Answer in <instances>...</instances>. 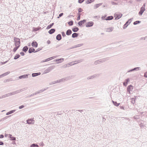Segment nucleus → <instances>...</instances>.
I'll list each match as a JSON object with an SVG mask.
<instances>
[{"mask_svg":"<svg viewBox=\"0 0 147 147\" xmlns=\"http://www.w3.org/2000/svg\"><path fill=\"white\" fill-rule=\"evenodd\" d=\"M70 79L69 76H67L57 80V82L60 83L67 81Z\"/></svg>","mask_w":147,"mask_h":147,"instance_id":"1","label":"nucleus"},{"mask_svg":"<svg viewBox=\"0 0 147 147\" xmlns=\"http://www.w3.org/2000/svg\"><path fill=\"white\" fill-rule=\"evenodd\" d=\"M54 67L55 66H53L49 67L44 71L43 74H45L49 72L52 70L54 69Z\"/></svg>","mask_w":147,"mask_h":147,"instance_id":"2","label":"nucleus"},{"mask_svg":"<svg viewBox=\"0 0 147 147\" xmlns=\"http://www.w3.org/2000/svg\"><path fill=\"white\" fill-rule=\"evenodd\" d=\"M14 41L15 42V46H18L20 45V40L19 38L15 37L14 38Z\"/></svg>","mask_w":147,"mask_h":147,"instance_id":"3","label":"nucleus"},{"mask_svg":"<svg viewBox=\"0 0 147 147\" xmlns=\"http://www.w3.org/2000/svg\"><path fill=\"white\" fill-rule=\"evenodd\" d=\"M82 59L78 60L75 61L74 62H71L69 63H68L69 65H72L76 64L78 63H79L80 62H82Z\"/></svg>","mask_w":147,"mask_h":147,"instance_id":"4","label":"nucleus"},{"mask_svg":"<svg viewBox=\"0 0 147 147\" xmlns=\"http://www.w3.org/2000/svg\"><path fill=\"white\" fill-rule=\"evenodd\" d=\"M140 67H136V68H134L133 69H132L130 70H129V71H128L127 73H128V72H132V71H138L139 70H140Z\"/></svg>","mask_w":147,"mask_h":147,"instance_id":"5","label":"nucleus"},{"mask_svg":"<svg viewBox=\"0 0 147 147\" xmlns=\"http://www.w3.org/2000/svg\"><path fill=\"white\" fill-rule=\"evenodd\" d=\"M94 24V23L92 22H89L87 23L86 25V27H90L92 26Z\"/></svg>","mask_w":147,"mask_h":147,"instance_id":"6","label":"nucleus"},{"mask_svg":"<svg viewBox=\"0 0 147 147\" xmlns=\"http://www.w3.org/2000/svg\"><path fill=\"white\" fill-rule=\"evenodd\" d=\"M145 8L143 7H141L140 9V11L139 13V14L140 16H141L143 13L145 11Z\"/></svg>","mask_w":147,"mask_h":147,"instance_id":"7","label":"nucleus"},{"mask_svg":"<svg viewBox=\"0 0 147 147\" xmlns=\"http://www.w3.org/2000/svg\"><path fill=\"white\" fill-rule=\"evenodd\" d=\"M132 89H133V86L131 85H130L128 86L127 88V92H129V94L130 93V91H132Z\"/></svg>","mask_w":147,"mask_h":147,"instance_id":"8","label":"nucleus"},{"mask_svg":"<svg viewBox=\"0 0 147 147\" xmlns=\"http://www.w3.org/2000/svg\"><path fill=\"white\" fill-rule=\"evenodd\" d=\"M44 90H41L38 91L36 92H35V93H33V94H31L30 95V96H34V95H36L37 94H39L40 93H41V92H42Z\"/></svg>","mask_w":147,"mask_h":147,"instance_id":"9","label":"nucleus"},{"mask_svg":"<svg viewBox=\"0 0 147 147\" xmlns=\"http://www.w3.org/2000/svg\"><path fill=\"white\" fill-rule=\"evenodd\" d=\"M114 29L113 27H110L106 29V31L108 32H112Z\"/></svg>","mask_w":147,"mask_h":147,"instance_id":"10","label":"nucleus"},{"mask_svg":"<svg viewBox=\"0 0 147 147\" xmlns=\"http://www.w3.org/2000/svg\"><path fill=\"white\" fill-rule=\"evenodd\" d=\"M28 74H26V75L21 76L19 77V78L20 79L26 78H28Z\"/></svg>","mask_w":147,"mask_h":147,"instance_id":"11","label":"nucleus"},{"mask_svg":"<svg viewBox=\"0 0 147 147\" xmlns=\"http://www.w3.org/2000/svg\"><path fill=\"white\" fill-rule=\"evenodd\" d=\"M86 22V20H82L78 22V24L80 26H81L85 22Z\"/></svg>","mask_w":147,"mask_h":147,"instance_id":"12","label":"nucleus"},{"mask_svg":"<svg viewBox=\"0 0 147 147\" xmlns=\"http://www.w3.org/2000/svg\"><path fill=\"white\" fill-rule=\"evenodd\" d=\"M129 81L130 80L129 78L126 79L125 80V82L123 83V85L126 86L127 85L128 82H129Z\"/></svg>","mask_w":147,"mask_h":147,"instance_id":"13","label":"nucleus"},{"mask_svg":"<svg viewBox=\"0 0 147 147\" xmlns=\"http://www.w3.org/2000/svg\"><path fill=\"white\" fill-rule=\"evenodd\" d=\"M27 89V87H25L22 89L18 90V93H20L22 91L26 90Z\"/></svg>","mask_w":147,"mask_h":147,"instance_id":"14","label":"nucleus"},{"mask_svg":"<svg viewBox=\"0 0 147 147\" xmlns=\"http://www.w3.org/2000/svg\"><path fill=\"white\" fill-rule=\"evenodd\" d=\"M37 43L36 41H34L32 43V47H37Z\"/></svg>","mask_w":147,"mask_h":147,"instance_id":"15","label":"nucleus"},{"mask_svg":"<svg viewBox=\"0 0 147 147\" xmlns=\"http://www.w3.org/2000/svg\"><path fill=\"white\" fill-rule=\"evenodd\" d=\"M10 73V72L9 71H7V72L5 73H4L3 74L1 75H0V78H1L3 76H6L8 74H9Z\"/></svg>","mask_w":147,"mask_h":147,"instance_id":"16","label":"nucleus"},{"mask_svg":"<svg viewBox=\"0 0 147 147\" xmlns=\"http://www.w3.org/2000/svg\"><path fill=\"white\" fill-rule=\"evenodd\" d=\"M97 75L96 74H95L94 75H93L92 76L88 77L87 79L88 80H89V79H92L94 78H95L96 77Z\"/></svg>","mask_w":147,"mask_h":147,"instance_id":"17","label":"nucleus"},{"mask_svg":"<svg viewBox=\"0 0 147 147\" xmlns=\"http://www.w3.org/2000/svg\"><path fill=\"white\" fill-rule=\"evenodd\" d=\"M102 4V3H100L95 5L94 6V9H96L98 7L100 6Z\"/></svg>","mask_w":147,"mask_h":147,"instance_id":"18","label":"nucleus"},{"mask_svg":"<svg viewBox=\"0 0 147 147\" xmlns=\"http://www.w3.org/2000/svg\"><path fill=\"white\" fill-rule=\"evenodd\" d=\"M35 50L33 48H30L28 50V52L29 53H31L32 52L34 53L36 52V51H35Z\"/></svg>","mask_w":147,"mask_h":147,"instance_id":"19","label":"nucleus"},{"mask_svg":"<svg viewBox=\"0 0 147 147\" xmlns=\"http://www.w3.org/2000/svg\"><path fill=\"white\" fill-rule=\"evenodd\" d=\"M104 61L102 59H100L97 60L94 63L95 64H97L98 63H100L103 62Z\"/></svg>","mask_w":147,"mask_h":147,"instance_id":"20","label":"nucleus"},{"mask_svg":"<svg viewBox=\"0 0 147 147\" xmlns=\"http://www.w3.org/2000/svg\"><path fill=\"white\" fill-rule=\"evenodd\" d=\"M122 14L121 13L120 14H116V19L117 20L119 19L122 16Z\"/></svg>","mask_w":147,"mask_h":147,"instance_id":"21","label":"nucleus"},{"mask_svg":"<svg viewBox=\"0 0 147 147\" xmlns=\"http://www.w3.org/2000/svg\"><path fill=\"white\" fill-rule=\"evenodd\" d=\"M33 121L34 120L32 119H28L27 120V123L29 124H33L34 123H32Z\"/></svg>","mask_w":147,"mask_h":147,"instance_id":"22","label":"nucleus"},{"mask_svg":"<svg viewBox=\"0 0 147 147\" xmlns=\"http://www.w3.org/2000/svg\"><path fill=\"white\" fill-rule=\"evenodd\" d=\"M9 138H10V140H16V138L12 137V135H11L10 134H9Z\"/></svg>","mask_w":147,"mask_h":147,"instance_id":"23","label":"nucleus"},{"mask_svg":"<svg viewBox=\"0 0 147 147\" xmlns=\"http://www.w3.org/2000/svg\"><path fill=\"white\" fill-rule=\"evenodd\" d=\"M56 38L57 40H60L61 38V35L60 34H58L56 36Z\"/></svg>","mask_w":147,"mask_h":147,"instance_id":"24","label":"nucleus"},{"mask_svg":"<svg viewBox=\"0 0 147 147\" xmlns=\"http://www.w3.org/2000/svg\"><path fill=\"white\" fill-rule=\"evenodd\" d=\"M72 33V31L71 30L69 29L67 30L66 32V34L67 35H69Z\"/></svg>","mask_w":147,"mask_h":147,"instance_id":"25","label":"nucleus"},{"mask_svg":"<svg viewBox=\"0 0 147 147\" xmlns=\"http://www.w3.org/2000/svg\"><path fill=\"white\" fill-rule=\"evenodd\" d=\"M113 16H109L107 17L105 19V20H111L113 19Z\"/></svg>","mask_w":147,"mask_h":147,"instance_id":"26","label":"nucleus"},{"mask_svg":"<svg viewBox=\"0 0 147 147\" xmlns=\"http://www.w3.org/2000/svg\"><path fill=\"white\" fill-rule=\"evenodd\" d=\"M55 31V30L54 29H51L49 31V33L50 34H52Z\"/></svg>","mask_w":147,"mask_h":147,"instance_id":"27","label":"nucleus"},{"mask_svg":"<svg viewBox=\"0 0 147 147\" xmlns=\"http://www.w3.org/2000/svg\"><path fill=\"white\" fill-rule=\"evenodd\" d=\"M40 74V73H34L32 74V76L33 77L39 75Z\"/></svg>","mask_w":147,"mask_h":147,"instance_id":"28","label":"nucleus"},{"mask_svg":"<svg viewBox=\"0 0 147 147\" xmlns=\"http://www.w3.org/2000/svg\"><path fill=\"white\" fill-rule=\"evenodd\" d=\"M15 110L11 111H9V112H8L6 114V115H8L10 114H12V113H13L14 112H15Z\"/></svg>","mask_w":147,"mask_h":147,"instance_id":"29","label":"nucleus"},{"mask_svg":"<svg viewBox=\"0 0 147 147\" xmlns=\"http://www.w3.org/2000/svg\"><path fill=\"white\" fill-rule=\"evenodd\" d=\"M28 48L27 46H25L23 49V51L25 52H26L28 50Z\"/></svg>","mask_w":147,"mask_h":147,"instance_id":"30","label":"nucleus"},{"mask_svg":"<svg viewBox=\"0 0 147 147\" xmlns=\"http://www.w3.org/2000/svg\"><path fill=\"white\" fill-rule=\"evenodd\" d=\"M11 96L18 93V90L9 93Z\"/></svg>","mask_w":147,"mask_h":147,"instance_id":"31","label":"nucleus"},{"mask_svg":"<svg viewBox=\"0 0 147 147\" xmlns=\"http://www.w3.org/2000/svg\"><path fill=\"white\" fill-rule=\"evenodd\" d=\"M83 45V44H79L76 45H75L74 46V47H72V48H76L77 47H80L81 46H82Z\"/></svg>","mask_w":147,"mask_h":147,"instance_id":"32","label":"nucleus"},{"mask_svg":"<svg viewBox=\"0 0 147 147\" xmlns=\"http://www.w3.org/2000/svg\"><path fill=\"white\" fill-rule=\"evenodd\" d=\"M79 30V29L78 27H75L74 28H73L72 30V31L74 32H77Z\"/></svg>","mask_w":147,"mask_h":147,"instance_id":"33","label":"nucleus"},{"mask_svg":"<svg viewBox=\"0 0 147 147\" xmlns=\"http://www.w3.org/2000/svg\"><path fill=\"white\" fill-rule=\"evenodd\" d=\"M112 102H113V103L114 105H115L116 106H118L119 105H120L119 103H117L116 102L114 101L113 100H112Z\"/></svg>","mask_w":147,"mask_h":147,"instance_id":"34","label":"nucleus"},{"mask_svg":"<svg viewBox=\"0 0 147 147\" xmlns=\"http://www.w3.org/2000/svg\"><path fill=\"white\" fill-rule=\"evenodd\" d=\"M78 36V34L76 33H74L72 34V37L74 38L77 37Z\"/></svg>","mask_w":147,"mask_h":147,"instance_id":"35","label":"nucleus"},{"mask_svg":"<svg viewBox=\"0 0 147 147\" xmlns=\"http://www.w3.org/2000/svg\"><path fill=\"white\" fill-rule=\"evenodd\" d=\"M10 93H8L7 94H4L2 96V98H5V97H8L9 96H10Z\"/></svg>","mask_w":147,"mask_h":147,"instance_id":"36","label":"nucleus"},{"mask_svg":"<svg viewBox=\"0 0 147 147\" xmlns=\"http://www.w3.org/2000/svg\"><path fill=\"white\" fill-rule=\"evenodd\" d=\"M94 0H87L86 1V3L87 4L90 3L94 1Z\"/></svg>","mask_w":147,"mask_h":147,"instance_id":"37","label":"nucleus"},{"mask_svg":"<svg viewBox=\"0 0 147 147\" xmlns=\"http://www.w3.org/2000/svg\"><path fill=\"white\" fill-rule=\"evenodd\" d=\"M20 46V45H19L18 46H16V47H15L13 49V51L14 52H16V51L19 48Z\"/></svg>","mask_w":147,"mask_h":147,"instance_id":"38","label":"nucleus"},{"mask_svg":"<svg viewBox=\"0 0 147 147\" xmlns=\"http://www.w3.org/2000/svg\"><path fill=\"white\" fill-rule=\"evenodd\" d=\"M20 57V55L18 54H17L15 56L14 59H16L18 58H19Z\"/></svg>","mask_w":147,"mask_h":147,"instance_id":"39","label":"nucleus"},{"mask_svg":"<svg viewBox=\"0 0 147 147\" xmlns=\"http://www.w3.org/2000/svg\"><path fill=\"white\" fill-rule=\"evenodd\" d=\"M53 24L54 23H52L50 25H48L47 27V29H49L51 28L52 27V26L53 25Z\"/></svg>","mask_w":147,"mask_h":147,"instance_id":"40","label":"nucleus"},{"mask_svg":"<svg viewBox=\"0 0 147 147\" xmlns=\"http://www.w3.org/2000/svg\"><path fill=\"white\" fill-rule=\"evenodd\" d=\"M30 147H38V146L37 144H32L30 146Z\"/></svg>","mask_w":147,"mask_h":147,"instance_id":"41","label":"nucleus"},{"mask_svg":"<svg viewBox=\"0 0 147 147\" xmlns=\"http://www.w3.org/2000/svg\"><path fill=\"white\" fill-rule=\"evenodd\" d=\"M56 57H57V56H53V57H50L49 58V61H50L53 59H54L56 58Z\"/></svg>","mask_w":147,"mask_h":147,"instance_id":"42","label":"nucleus"},{"mask_svg":"<svg viewBox=\"0 0 147 147\" xmlns=\"http://www.w3.org/2000/svg\"><path fill=\"white\" fill-rule=\"evenodd\" d=\"M141 22L139 21H137L134 22V25H136L138 23H140Z\"/></svg>","mask_w":147,"mask_h":147,"instance_id":"43","label":"nucleus"},{"mask_svg":"<svg viewBox=\"0 0 147 147\" xmlns=\"http://www.w3.org/2000/svg\"><path fill=\"white\" fill-rule=\"evenodd\" d=\"M58 83V82H57V80L56 81H53V82H51L50 84V85H52V84H56V83Z\"/></svg>","mask_w":147,"mask_h":147,"instance_id":"44","label":"nucleus"},{"mask_svg":"<svg viewBox=\"0 0 147 147\" xmlns=\"http://www.w3.org/2000/svg\"><path fill=\"white\" fill-rule=\"evenodd\" d=\"M73 21H71L68 22V24L70 26H71L73 24Z\"/></svg>","mask_w":147,"mask_h":147,"instance_id":"45","label":"nucleus"},{"mask_svg":"<svg viewBox=\"0 0 147 147\" xmlns=\"http://www.w3.org/2000/svg\"><path fill=\"white\" fill-rule=\"evenodd\" d=\"M49 61V58L47 59L44 60H42L41 62H47Z\"/></svg>","mask_w":147,"mask_h":147,"instance_id":"46","label":"nucleus"},{"mask_svg":"<svg viewBox=\"0 0 147 147\" xmlns=\"http://www.w3.org/2000/svg\"><path fill=\"white\" fill-rule=\"evenodd\" d=\"M131 19H130L129 20L126 22V24H128L129 25L131 23Z\"/></svg>","mask_w":147,"mask_h":147,"instance_id":"47","label":"nucleus"},{"mask_svg":"<svg viewBox=\"0 0 147 147\" xmlns=\"http://www.w3.org/2000/svg\"><path fill=\"white\" fill-rule=\"evenodd\" d=\"M59 61H62L61 62H57V63H61V62L63 61H64V59L63 58H61L60 59H59Z\"/></svg>","mask_w":147,"mask_h":147,"instance_id":"48","label":"nucleus"},{"mask_svg":"<svg viewBox=\"0 0 147 147\" xmlns=\"http://www.w3.org/2000/svg\"><path fill=\"white\" fill-rule=\"evenodd\" d=\"M128 24H127L125 23L123 26V29H125L128 26Z\"/></svg>","mask_w":147,"mask_h":147,"instance_id":"49","label":"nucleus"},{"mask_svg":"<svg viewBox=\"0 0 147 147\" xmlns=\"http://www.w3.org/2000/svg\"><path fill=\"white\" fill-rule=\"evenodd\" d=\"M33 31H36L38 30H39V29L38 28H34L33 29Z\"/></svg>","mask_w":147,"mask_h":147,"instance_id":"50","label":"nucleus"},{"mask_svg":"<svg viewBox=\"0 0 147 147\" xmlns=\"http://www.w3.org/2000/svg\"><path fill=\"white\" fill-rule=\"evenodd\" d=\"M84 1V0H78V2L79 3H81L83 2Z\"/></svg>","mask_w":147,"mask_h":147,"instance_id":"51","label":"nucleus"},{"mask_svg":"<svg viewBox=\"0 0 147 147\" xmlns=\"http://www.w3.org/2000/svg\"><path fill=\"white\" fill-rule=\"evenodd\" d=\"M63 15V13H60L59 15V16L57 17V18H59V17H61V16H62Z\"/></svg>","mask_w":147,"mask_h":147,"instance_id":"52","label":"nucleus"},{"mask_svg":"<svg viewBox=\"0 0 147 147\" xmlns=\"http://www.w3.org/2000/svg\"><path fill=\"white\" fill-rule=\"evenodd\" d=\"M61 33H62V36L63 37H65V36H66V35L65 33L64 32H61Z\"/></svg>","mask_w":147,"mask_h":147,"instance_id":"53","label":"nucleus"},{"mask_svg":"<svg viewBox=\"0 0 147 147\" xmlns=\"http://www.w3.org/2000/svg\"><path fill=\"white\" fill-rule=\"evenodd\" d=\"M82 9L81 8H80L78 9V11L79 12H81L82 11Z\"/></svg>","mask_w":147,"mask_h":147,"instance_id":"54","label":"nucleus"},{"mask_svg":"<svg viewBox=\"0 0 147 147\" xmlns=\"http://www.w3.org/2000/svg\"><path fill=\"white\" fill-rule=\"evenodd\" d=\"M24 105H21V106H20L19 107V109H22V108H24Z\"/></svg>","mask_w":147,"mask_h":147,"instance_id":"55","label":"nucleus"},{"mask_svg":"<svg viewBox=\"0 0 147 147\" xmlns=\"http://www.w3.org/2000/svg\"><path fill=\"white\" fill-rule=\"evenodd\" d=\"M119 107H120V108L121 109H123V110H125L124 108L123 107V106H120Z\"/></svg>","mask_w":147,"mask_h":147,"instance_id":"56","label":"nucleus"},{"mask_svg":"<svg viewBox=\"0 0 147 147\" xmlns=\"http://www.w3.org/2000/svg\"><path fill=\"white\" fill-rule=\"evenodd\" d=\"M20 54L22 56H24V55L25 54L24 53V52H21L20 53Z\"/></svg>","mask_w":147,"mask_h":147,"instance_id":"57","label":"nucleus"},{"mask_svg":"<svg viewBox=\"0 0 147 147\" xmlns=\"http://www.w3.org/2000/svg\"><path fill=\"white\" fill-rule=\"evenodd\" d=\"M4 137V136L3 135L1 134L0 135V138H3Z\"/></svg>","mask_w":147,"mask_h":147,"instance_id":"58","label":"nucleus"},{"mask_svg":"<svg viewBox=\"0 0 147 147\" xmlns=\"http://www.w3.org/2000/svg\"><path fill=\"white\" fill-rule=\"evenodd\" d=\"M106 16H102V17H101V18L102 20H105V17Z\"/></svg>","mask_w":147,"mask_h":147,"instance_id":"59","label":"nucleus"},{"mask_svg":"<svg viewBox=\"0 0 147 147\" xmlns=\"http://www.w3.org/2000/svg\"><path fill=\"white\" fill-rule=\"evenodd\" d=\"M131 99L132 100H133L134 99V101H132V103H133V104H134V103H135V99H134V98H131Z\"/></svg>","mask_w":147,"mask_h":147,"instance_id":"60","label":"nucleus"},{"mask_svg":"<svg viewBox=\"0 0 147 147\" xmlns=\"http://www.w3.org/2000/svg\"><path fill=\"white\" fill-rule=\"evenodd\" d=\"M3 144L4 143L3 142L0 141V145H3Z\"/></svg>","mask_w":147,"mask_h":147,"instance_id":"61","label":"nucleus"},{"mask_svg":"<svg viewBox=\"0 0 147 147\" xmlns=\"http://www.w3.org/2000/svg\"><path fill=\"white\" fill-rule=\"evenodd\" d=\"M144 77L145 78H147V72L145 74Z\"/></svg>","mask_w":147,"mask_h":147,"instance_id":"62","label":"nucleus"},{"mask_svg":"<svg viewBox=\"0 0 147 147\" xmlns=\"http://www.w3.org/2000/svg\"><path fill=\"white\" fill-rule=\"evenodd\" d=\"M7 62V61H6L5 62H1V63L2 64H5V63H6Z\"/></svg>","mask_w":147,"mask_h":147,"instance_id":"63","label":"nucleus"},{"mask_svg":"<svg viewBox=\"0 0 147 147\" xmlns=\"http://www.w3.org/2000/svg\"><path fill=\"white\" fill-rule=\"evenodd\" d=\"M145 5H146V4L145 3H144L141 7H143V8H145Z\"/></svg>","mask_w":147,"mask_h":147,"instance_id":"64","label":"nucleus"}]
</instances>
